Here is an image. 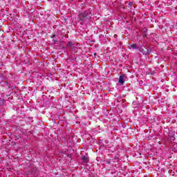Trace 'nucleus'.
<instances>
[{
    "instance_id": "obj_5",
    "label": "nucleus",
    "mask_w": 177,
    "mask_h": 177,
    "mask_svg": "<svg viewBox=\"0 0 177 177\" xmlns=\"http://www.w3.org/2000/svg\"><path fill=\"white\" fill-rule=\"evenodd\" d=\"M66 46L69 48L70 49H72L74 48V44L71 41H68L66 44Z\"/></svg>"
},
{
    "instance_id": "obj_3",
    "label": "nucleus",
    "mask_w": 177,
    "mask_h": 177,
    "mask_svg": "<svg viewBox=\"0 0 177 177\" xmlns=\"http://www.w3.org/2000/svg\"><path fill=\"white\" fill-rule=\"evenodd\" d=\"M125 80H127V75H121L119 77V84H120V85H124V83L125 82Z\"/></svg>"
},
{
    "instance_id": "obj_10",
    "label": "nucleus",
    "mask_w": 177,
    "mask_h": 177,
    "mask_svg": "<svg viewBox=\"0 0 177 177\" xmlns=\"http://www.w3.org/2000/svg\"><path fill=\"white\" fill-rule=\"evenodd\" d=\"M146 37H147V34H144V35H143V37H144V38H146Z\"/></svg>"
},
{
    "instance_id": "obj_6",
    "label": "nucleus",
    "mask_w": 177,
    "mask_h": 177,
    "mask_svg": "<svg viewBox=\"0 0 177 177\" xmlns=\"http://www.w3.org/2000/svg\"><path fill=\"white\" fill-rule=\"evenodd\" d=\"M5 106V99H0V107Z\"/></svg>"
},
{
    "instance_id": "obj_2",
    "label": "nucleus",
    "mask_w": 177,
    "mask_h": 177,
    "mask_svg": "<svg viewBox=\"0 0 177 177\" xmlns=\"http://www.w3.org/2000/svg\"><path fill=\"white\" fill-rule=\"evenodd\" d=\"M138 50L142 53V55H149L150 52H151V50H149L146 46L139 47Z\"/></svg>"
},
{
    "instance_id": "obj_4",
    "label": "nucleus",
    "mask_w": 177,
    "mask_h": 177,
    "mask_svg": "<svg viewBox=\"0 0 177 177\" xmlns=\"http://www.w3.org/2000/svg\"><path fill=\"white\" fill-rule=\"evenodd\" d=\"M82 160L83 161V162L86 164L88 162V161H89V158L88 156H83L82 157Z\"/></svg>"
},
{
    "instance_id": "obj_7",
    "label": "nucleus",
    "mask_w": 177,
    "mask_h": 177,
    "mask_svg": "<svg viewBox=\"0 0 177 177\" xmlns=\"http://www.w3.org/2000/svg\"><path fill=\"white\" fill-rule=\"evenodd\" d=\"M130 49H139V47H138V46H136V44H132V45L131 46Z\"/></svg>"
},
{
    "instance_id": "obj_1",
    "label": "nucleus",
    "mask_w": 177,
    "mask_h": 177,
    "mask_svg": "<svg viewBox=\"0 0 177 177\" xmlns=\"http://www.w3.org/2000/svg\"><path fill=\"white\" fill-rule=\"evenodd\" d=\"M91 19V14L88 11H84L79 13V20L83 23H86Z\"/></svg>"
},
{
    "instance_id": "obj_9",
    "label": "nucleus",
    "mask_w": 177,
    "mask_h": 177,
    "mask_svg": "<svg viewBox=\"0 0 177 177\" xmlns=\"http://www.w3.org/2000/svg\"><path fill=\"white\" fill-rule=\"evenodd\" d=\"M171 140L172 141L175 140V137L174 136L171 137Z\"/></svg>"
},
{
    "instance_id": "obj_8",
    "label": "nucleus",
    "mask_w": 177,
    "mask_h": 177,
    "mask_svg": "<svg viewBox=\"0 0 177 177\" xmlns=\"http://www.w3.org/2000/svg\"><path fill=\"white\" fill-rule=\"evenodd\" d=\"M126 5H127L128 8H132V5H133V3L132 2H126Z\"/></svg>"
}]
</instances>
